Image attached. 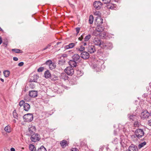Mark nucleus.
I'll use <instances>...</instances> for the list:
<instances>
[{
    "label": "nucleus",
    "mask_w": 151,
    "mask_h": 151,
    "mask_svg": "<svg viewBox=\"0 0 151 151\" xmlns=\"http://www.w3.org/2000/svg\"><path fill=\"white\" fill-rule=\"evenodd\" d=\"M75 45V43H71L69 44L68 45H66L65 46L66 49H68L73 47Z\"/></svg>",
    "instance_id": "obj_26"
},
{
    "label": "nucleus",
    "mask_w": 151,
    "mask_h": 151,
    "mask_svg": "<svg viewBox=\"0 0 151 151\" xmlns=\"http://www.w3.org/2000/svg\"><path fill=\"white\" fill-rule=\"evenodd\" d=\"M52 75L48 70L45 71L44 73V76L46 78H50Z\"/></svg>",
    "instance_id": "obj_25"
},
{
    "label": "nucleus",
    "mask_w": 151,
    "mask_h": 151,
    "mask_svg": "<svg viewBox=\"0 0 151 151\" xmlns=\"http://www.w3.org/2000/svg\"><path fill=\"white\" fill-rule=\"evenodd\" d=\"M14 117L17 119H18V115L16 111L15 110H14L13 113Z\"/></svg>",
    "instance_id": "obj_35"
},
{
    "label": "nucleus",
    "mask_w": 151,
    "mask_h": 151,
    "mask_svg": "<svg viewBox=\"0 0 151 151\" xmlns=\"http://www.w3.org/2000/svg\"><path fill=\"white\" fill-rule=\"evenodd\" d=\"M52 61L50 60H47L45 62V64L49 66L50 64L52 63Z\"/></svg>",
    "instance_id": "obj_44"
},
{
    "label": "nucleus",
    "mask_w": 151,
    "mask_h": 151,
    "mask_svg": "<svg viewBox=\"0 0 151 151\" xmlns=\"http://www.w3.org/2000/svg\"><path fill=\"white\" fill-rule=\"evenodd\" d=\"M144 132L142 129H137L135 132V135L138 139L141 138L144 135Z\"/></svg>",
    "instance_id": "obj_3"
},
{
    "label": "nucleus",
    "mask_w": 151,
    "mask_h": 151,
    "mask_svg": "<svg viewBox=\"0 0 151 151\" xmlns=\"http://www.w3.org/2000/svg\"><path fill=\"white\" fill-rule=\"evenodd\" d=\"M44 70V68L43 67H40L37 70V71L38 72H41L43 71Z\"/></svg>",
    "instance_id": "obj_49"
},
{
    "label": "nucleus",
    "mask_w": 151,
    "mask_h": 151,
    "mask_svg": "<svg viewBox=\"0 0 151 151\" xmlns=\"http://www.w3.org/2000/svg\"><path fill=\"white\" fill-rule=\"evenodd\" d=\"M25 103V101L24 100H21V101L19 103V106L21 107L22 106H24V104Z\"/></svg>",
    "instance_id": "obj_42"
},
{
    "label": "nucleus",
    "mask_w": 151,
    "mask_h": 151,
    "mask_svg": "<svg viewBox=\"0 0 151 151\" xmlns=\"http://www.w3.org/2000/svg\"><path fill=\"white\" fill-rule=\"evenodd\" d=\"M116 5L115 4H112L111 3H109V4L107 5V8L109 9L116 10Z\"/></svg>",
    "instance_id": "obj_23"
},
{
    "label": "nucleus",
    "mask_w": 151,
    "mask_h": 151,
    "mask_svg": "<svg viewBox=\"0 0 151 151\" xmlns=\"http://www.w3.org/2000/svg\"><path fill=\"white\" fill-rule=\"evenodd\" d=\"M120 0H114V1L116 2H117L118 3H119L120 2Z\"/></svg>",
    "instance_id": "obj_62"
},
{
    "label": "nucleus",
    "mask_w": 151,
    "mask_h": 151,
    "mask_svg": "<svg viewBox=\"0 0 151 151\" xmlns=\"http://www.w3.org/2000/svg\"><path fill=\"white\" fill-rule=\"evenodd\" d=\"M84 35L85 33H83L81 35V37H79L78 38H83L84 37H85V36H84Z\"/></svg>",
    "instance_id": "obj_57"
},
{
    "label": "nucleus",
    "mask_w": 151,
    "mask_h": 151,
    "mask_svg": "<svg viewBox=\"0 0 151 151\" xmlns=\"http://www.w3.org/2000/svg\"><path fill=\"white\" fill-rule=\"evenodd\" d=\"M61 42H58L54 46V47H57V46L58 45L60 44V43H61Z\"/></svg>",
    "instance_id": "obj_55"
},
{
    "label": "nucleus",
    "mask_w": 151,
    "mask_h": 151,
    "mask_svg": "<svg viewBox=\"0 0 151 151\" xmlns=\"http://www.w3.org/2000/svg\"><path fill=\"white\" fill-rule=\"evenodd\" d=\"M11 151H15V150L14 148H11L10 149Z\"/></svg>",
    "instance_id": "obj_60"
},
{
    "label": "nucleus",
    "mask_w": 151,
    "mask_h": 151,
    "mask_svg": "<svg viewBox=\"0 0 151 151\" xmlns=\"http://www.w3.org/2000/svg\"><path fill=\"white\" fill-rule=\"evenodd\" d=\"M5 131L9 133L11 131V129L10 126L9 125H8L6 126L4 129Z\"/></svg>",
    "instance_id": "obj_28"
},
{
    "label": "nucleus",
    "mask_w": 151,
    "mask_h": 151,
    "mask_svg": "<svg viewBox=\"0 0 151 151\" xmlns=\"http://www.w3.org/2000/svg\"><path fill=\"white\" fill-rule=\"evenodd\" d=\"M60 144L63 148H64L66 146H68L67 142L65 140H63L60 141Z\"/></svg>",
    "instance_id": "obj_22"
},
{
    "label": "nucleus",
    "mask_w": 151,
    "mask_h": 151,
    "mask_svg": "<svg viewBox=\"0 0 151 151\" xmlns=\"http://www.w3.org/2000/svg\"><path fill=\"white\" fill-rule=\"evenodd\" d=\"M50 79L52 81L55 82L56 84H58L61 83V81L58 79L57 76L55 75H52L50 78Z\"/></svg>",
    "instance_id": "obj_9"
},
{
    "label": "nucleus",
    "mask_w": 151,
    "mask_h": 151,
    "mask_svg": "<svg viewBox=\"0 0 151 151\" xmlns=\"http://www.w3.org/2000/svg\"><path fill=\"white\" fill-rule=\"evenodd\" d=\"M150 116V114L147 110L143 111L140 114V117L141 119H147Z\"/></svg>",
    "instance_id": "obj_6"
},
{
    "label": "nucleus",
    "mask_w": 151,
    "mask_h": 151,
    "mask_svg": "<svg viewBox=\"0 0 151 151\" xmlns=\"http://www.w3.org/2000/svg\"><path fill=\"white\" fill-rule=\"evenodd\" d=\"M76 34L77 35L79 32L80 28L79 27H77L76 28Z\"/></svg>",
    "instance_id": "obj_47"
},
{
    "label": "nucleus",
    "mask_w": 151,
    "mask_h": 151,
    "mask_svg": "<svg viewBox=\"0 0 151 151\" xmlns=\"http://www.w3.org/2000/svg\"><path fill=\"white\" fill-rule=\"evenodd\" d=\"M91 37V35L90 34L86 35L85 36L84 38H90Z\"/></svg>",
    "instance_id": "obj_54"
},
{
    "label": "nucleus",
    "mask_w": 151,
    "mask_h": 151,
    "mask_svg": "<svg viewBox=\"0 0 151 151\" xmlns=\"http://www.w3.org/2000/svg\"><path fill=\"white\" fill-rule=\"evenodd\" d=\"M37 151H47L46 148L44 147L43 145L42 146L39 148L37 150Z\"/></svg>",
    "instance_id": "obj_38"
},
{
    "label": "nucleus",
    "mask_w": 151,
    "mask_h": 151,
    "mask_svg": "<svg viewBox=\"0 0 151 151\" xmlns=\"http://www.w3.org/2000/svg\"><path fill=\"white\" fill-rule=\"evenodd\" d=\"M29 150L31 151H36V149L35 146L32 144H30L29 146Z\"/></svg>",
    "instance_id": "obj_30"
},
{
    "label": "nucleus",
    "mask_w": 151,
    "mask_h": 151,
    "mask_svg": "<svg viewBox=\"0 0 151 151\" xmlns=\"http://www.w3.org/2000/svg\"><path fill=\"white\" fill-rule=\"evenodd\" d=\"M93 42L95 45H99L103 49L111 50L113 47L112 43L106 41H102L101 38H94Z\"/></svg>",
    "instance_id": "obj_1"
},
{
    "label": "nucleus",
    "mask_w": 151,
    "mask_h": 151,
    "mask_svg": "<svg viewBox=\"0 0 151 151\" xmlns=\"http://www.w3.org/2000/svg\"><path fill=\"white\" fill-rule=\"evenodd\" d=\"M38 78V76L37 75H34L30 79L29 81L32 83V82H37V79Z\"/></svg>",
    "instance_id": "obj_21"
},
{
    "label": "nucleus",
    "mask_w": 151,
    "mask_h": 151,
    "mask_svg": "<svg viewBox=\"0 0 151 151\" xmlns=\"http://www.w3.org/2000/svg\"><path fill=\"white\" fill-rule=\"evenodd\" d=\"M71 151H79V150L76 148H74L71 149Z\"/></svg>",
    "instance_id": "obj_51"
},
{
    "label": "nucleus",
    "mask_w": 151,
    "mask_h": 151,
    "mask_svg": "<svg viewBox=\"0 0 151 151\" xmlns=\"http://www.w3.org/2000/svg\"><path fill=\"white\" fill-rule=\"evenodd\" d=\"M29 95L31 97L35 98L37 96V92L35 91H29Z\"/></svg>",
    "instance_id": "obj_16"
},
{
    "label": "nucleus",
    "mask_w": 151,
    "mask_h": 151,
    "mask_svg": "<svg viewBox=\"0 0 151 151\" xmlns=\"http://www.w3.org/2000/svg\"><path fill=\"white\" fill-rule=\"evenodd\" d=\"M29 87L32 89L34 88L35 87V85L34 83H31L29 84Z\"/></svg>",
    "instance_id": "obj_46"
},
{
    "label": "nucleus",
    "mask_w": 151,
    "mask_h": 151,
    "mask_svg": "<svg viewBox=\"0 0 151 151\" xmlns=\"http://www.w3.org/2000/svg\"><path fill=\"white\" fill-rule=\"evenodd\" d=\"M148 124L149 125L151 126V120H148Z\"/></svg>",
    "instance_id": "obj_58"
},
{
    "label": "nucleus",
    "mask_w": 151,
    "mask_h": 151,
    "mask_svg": "<svg viewBox=\"0 0 151 151\" xmlns=\"http://www.w3.org/2000/svg\"><path fill=\"white\" fill-rule=\"evenodd\" d=\"M72 59L77 63L80 62L81 60L79 55L76 54L74 55L72 57Z\"/></svg>",
    "instance_id": "obj_15"
},
{
    "label": "nucleus",
    "mask_w": 151,
    "mask_h": 151,
    "mask_svg": "<svg viewBox=\"0 0 151 151\" xmlns=\"http://www.w3.org/2000/svg\"><path fill=\"white\" fill-rule=\"evenodd\" d=\"M83 43V45L84 46H86V45H87V43L86 42H84L83 43Z\"/></svg>",
    "instance_id": "obj_61"
},
{
    "label": "nucleus",
    "mask_w": 151,
    "mask_h": 151,
    "mask_svg": "<svg viewBox=\"0 0 151 151\" xmlns=\"http://www.w3.org/2000/svg\"><path fill=\"white\" fill-rule=\"evenodd\" d=\"M24 64V63L22 62H21L18 63V65L19 66H22Z\"/></svg>",
    "instance_id": "obj_52"
},
{
    "label": "nucleus",
    "mask_w": 151,
    "mask_h": 151,
    "mask_svg": "<svg viewBox=\"0 0 151 151\" xmlns=\"http://www.w3.org/2000/svg\"><path fill=\"white\" fill-rule=\"evenodd\" d=\"M0 80H1V81H2L3 82H4V80L3 79H2V78H0Z\"/></svg>",
    "instance_id": "obj_64"
},
{
    "label": "nucleus",
    "mask_w": 151,
    "mask_h": 151,
    "mask_svg": "<svg viewBox=\"0 0 151 151\" xmlns=\"http://www.w3.org/2000/svg\"><path fill=\"white\" fill-rule=\"evenodd\" d=\"M56 65L54 63L52 62V63L49 65V67L50 70H52L55 69L56 67Z\"/></svg>",
    "instance_id": "obj_29"
},
{
    "label": "nucleus",
    "mask_w": 151,
    "mask_h": 151,
    "mask_svg": "<svg viewBox=\"0 0 151 151\" xmlns=\"http://www.w3.org/2000/svg\"><path fill=\"white\" fill-rule=\"evenodd\" d=\"M13 59L14 61H17L18 60V58L16 57H14L13 58Z\"/></svg>",
    "instance_id": "obj_56"
},
{
    "label": "nucleus",
    "mask_w": 151,
    "mask_h": 151,
    "mask_svg": "<svg viewBox=\"0 0 151 151\" xmlns=\"http://www.w3.org/2000/svg\"><path fill=\"white\" fill-rule=\"evenodd\" d=\"M104 3L105 4L109 3L110 1L109 0H102Z\"/></svg>",
    "instance_id": "obj_50"
},
{
    "label": "nucleus",
    "mask_w": 151,
    "mask_h": 151,
    "mask_svg": "<svg viewBox=\"0 0 151 151\" xmlns=\"http://www.w3.org/2000/svg\"><path fill=\"white\" fill-rule=\"evenodd\" d=\"M10 74V72L8 70H6L4 72V76L6 77H8L9 76Z\"/></svg>",
    "instance_id": "obj_33"
},
{
    "label": "nucleus",
    "mask_w": 151,
    "mask_h": 151,
    "mask_svg": "<svg viewBox=\"0 0 151 151\" xmlns=\"http://www.w3.org/2000/svg\"><path fill=\"white\" fill-rule=\"evenodd\" d=\"M43 114H45L46 115L45 116V117H47L49 116V114L46 112H44L43 113Z\"/></svg>",
    "instance_id": "obj_53"
},
{
    "label": "nucleus",
    "mask_w": 151,
    "mask_h": 151,
    "mask_svg": "<svg viewBox=\"0 0 151 151\" xmlns=\"http://www.w3.org/2000/svg\"><path fill=\"white\" fill-rule=\"evenodd\" d=\"M146 144V143L145 142H143L139 144L138 145V148L139 149H140L142 147H143Z\"/></svg>",
    "instance_id": "obj_40"
},
{
    "label": "nucleus",
    "mask_w": 151,
    "mask_h": 151,
    "mask_svg": "<svg viewBox=\"0 0 151 151\" xmlns=\"http://www.w3.org/2000/svg\"><path fill=\"white\" fill-rule=\"evenodd\" d=\"M89 39L90 38H78V40L81 41H82L83 39H84V41L86 42L88 41Z\"/></svg>",
    "instance_id": "obj_48"
},
{
    "label": "nucleus",
    "mask_w": 151,
    "mask_h": 151,
    "mask_svg": "<svg viewBox=\"0 0 151 151\" xmlns=\"http://www.w3.org/2000/svg\"><path fill=\"white\" fill-rule=\"evenodd\" d=\"M93 17L92 15H91L89 17V22L90 24L93 23Z\"/></svg>",
    "instance_id": "obj_32"
},
{
    "label": "nucleus",
    "mask_w": 151,
    "mask_h": 151,
    "mask_svg": "<svg viewBox=\"0 0 151 151\" xmlns=\"http://www.w3.org/2000/svg\"><path fill=\"white\" fill-rule=\"evenodd\" d=\"M103 4L100 1H95L93 4L94 7L96 10H99L103 8Z\"/></svg>",
    "instance_id": "obj_4"
},
{
    "label": "nucleus",
    "mask_w": 151,
    "mask_h": 151,
    "mask_svg": "<svg viewBox=\"0 0 151 151\" xmlns=\"http://www.w3.org/2000/svg\"><path fill=\"white\" fill-rule=\"evenodd\" d=\"M106 33L105 32H99L97 31H94L92 35L95 36H99V37H102L103 38H106Z\"/></svg>",
    "instance_id": "obj_10"
},
{
    "label": "nucleus",
    "mask_w": 151,
    "mask_h": 151,
    "mask_svg": "<svg viewBox=\"0 0 151 151\" xmlns=\"http://www.w3.org/2000/svg\"><path fill=\"white\" fill-rule=\"evenodd\" d=\"M2 38H0V45L2 43Z\"/></svg>",
    "instance_id": "obj_63"
},
{
    "label": "nucleus",
    "mask_w": 151,
    "mask_h": 151,
    "mask_svg": "<svg viewBox=\"0 0 151 151\" xmlns=\"http://www.w3.org/2000/svg\"><path fill=\"white\" fill-rule=\"evenodd\" d=\"M78 63L73 60H70L68 62V63L70 65V66H71L72 68L76 67L77 65V63Z\"/></svg>",
    "instance_id": "obj_17"
},
{
    "label": "nucleus",
    "mask_w": 151,
    "mask_h": 151,
    "mask_svg": "<svg viewBox=\"0 0 151 151\" xmlns=\"http://www.w3.org/2000/svg\"><path fill=\"white\" fill-rule=\"evenodd\" d=\"M53 42H51L49 44H48L46 47L44 48L42 50V51H44L47 49H50L51 46L53 44Z\"/></svg>",
    "instance_id": "obj_36"
},
{
    "label": "nucleus",
    "mask_w": 151,
    "mask_h": 151,
    "mask_svg": "<svg viewBox=\"0 0 151 151\" xmlns=\"http://www.w3.org/2000/svg\"><path fill=\"white\" fill-rule=\"evenodd\" d=\"M65 63V60H59L58 61V63L60 65H62Z\"/></svg>",
    "instance_id": "obj_41"
},
{
    "label": "nucleus",
    "mask_w": 151,
    "mask_h": 151,
    "mask_svg": "<svg viewBox=\"0 0 151 151\" xmlns=\"http://www.w3.org/2000/svg\"><path fill=\"white\" fill-rule=\"evenodd\" d=\"M87 51L90 53H93L96 51L95 47L94 45H89L87 48Z\"/></svg>",
    "instance_id": "obj_11"
},
{
    "label": "nucleus",
    "mask_w": 151,
    "mask_h": 151,
    "mask_svg": "<svg viewBox=\"0 0 151 151\" xmlns=\"http://www.w3.org/2000/svg\"><path fill=\"white\" fill-rule=\"evenodd\" d=\"M3 43L6 46H5L6 47L7 45V44H8V42H3Z\"/></svg>",
    "instance_id": "obj_59"
},
{
    "label": "nucleus",
    "mask_w": 151,
    "mask_h": 151,
    "mask_svg": "<svg viewBox=\"0 0 151 151\" xmlns=\"http://www.w3.org/2000/svg\"><path fill=\"white\" fill-rule=\"evenodd\" d=\"M129 151H138L137 147L134 145L132 144L129 147Z\"/></svg>",
    "instance_id": "obj_18"
},
{
    "label": "nucleus",
    "mask_w": 151,
    "mask_h": 151,
    "mask_svg": "<svg viewBox=\"0 0 151 151\" xmlns=\"http://www.w3.org/2000/svg\"><path fill=\"white\" fill-rule=\"evenodd\" d=\"M118 139L116 138H115L114 139L113 142L115 144H116L118 143Z\"/></svg>",
    "instance_id": "obj_45"
},
{
    "label": "nucleus",
    "mask_w": 151,
    "mask_h": 151,
    "mask_svg": "<svg viewBox=\"0 0 151 151\" xmlns=\"http://www.w3.org/2000/svg\"><path fill=\"white\" fill-rule=\"evenodd\" d=\"M24 99L25 101H29L30 100V99L27 96H25L24 97Z\"/></svg>",
    "instance_id": "obj_43"
},
{
    "label": "nucleus",
    "mask_w": 151,
    "mask_h": 151,
    "mask_svg": "<svg viewBox=\"0 0 151 151\" xmlns=\"http://www.w3.org/2000/svg\"><path fill=\"white\" fill-rule=\"evenodd\" d=\"M127 117L128 119L130 121H134L135 119H137V118L136 115L132 113L128 114Z\"/></svg>",
    "instance_id": "obj_12"
},
{
    "label": "nucleus",
    "mask_w": 151,
    "mask_h": 151,
    "mask_svg": "<svg viewBox=\"0 0 151 151\" xmlns=\"http://www.w3.org/2000/svg\"><path fill=\"white\" fill-rule=\"evenodd\" d=\"M36 130L35 127L34 126L32 125L28 128V131L30 135L35 133V132Z\"/></svg>",
    "instance_id": "obj_14"
},
{
    "label": "nucleus",
    "mask_w": 151,
    "mask_h": 151,
    "mask_svg": "<svg viewBox=\"0 0 151 151\" xmlns=\"http://www.w3.org/2000/svg\"><path fill=\"white\" fill-rule=\"evenodd\" d=\"M104 27L103 26H101L100 27H97L96 28V31L99 32H103L102 31L103 30Z\"/></svg>",
    "instance_id": "obj_27"
},
{
    "label": "nucleus",
    "mask_w": 151,
    "mask_h": 151,
    "mask_svg": "<svg viewBox=\"0 0 151 151\" xmlns=\"http://www.w3.org/2000/svg\"><path fill=\"white\" fill-rule=\"evenodd\" d=\"M12 51L16 53H22V50L17 49H12Z\"/></svg>",
    "instance_id": "obj_34"
},
{
    "label": "nucleus",
    "mask_w": 151,
    "mask_h": 151,
    "mask_svg": "<svg viewBox=\"0 0 151 151\" xmlns=\"http://www.w3.org/2000/svg\"><path fill=\"white\" fill-rule=\"evenodd\" d=\"M85 49V47L82 45H81L79 47L76 48V50L79 51H82Z\"/></svg>",
    "instance_id": "obj_37"
},
{
    "label": "nucleus",
    "mask_w": 151,
    "mask_h": 151,
    "mask_svg": "<svg viewBox=\"0 0 151 151\" xmlns=\"http://www.w3.org/2000/svg\"><path fill=\"white\" fill-rule=\"evenodd\" d=\"M93 14L94 15H97L98 16L97 17H101V13L99 11H96L95 10V12L93 11Z\"/></svg>",
    "instance_id": "obj_31"
},
{
    "label": "nucleus",
    "mask_w": 151,
    "mask_h": 151,
    "mask_svg": "<svg viewBox=\"0 0 151 151\" xmlns=\"http://www.w3.org/2000/svg\"><path fill=\"white\" fill-rule=\"evenodd\" d=\"M23 117L24 121L27 122H30L33 119V116L31 114H26L24 115Z\"/></svg>",
    "instance_id": "obj_5"
},
{
    "label": "nucleus",
    "mask_w": 151,
    "mask_h": 151,
    "mask_svg": "<svg viewBox=\"0 0 151 151\" xmlns=\"http://www.w3.org/2000/svg\"><path fill=\"white\" fill-rule=\"evenodd\" d=\"M103 19L101 17H96L95 19V24L97 26V27H100V26H101V24L103 23Z\"/></svg>",
    "instance_id": "obj_7"
},
{
    "label": "nucleus",
    "mask_w": 151,
    "mask_h": 151,
    "mask_svg": "<svg viewBox=\"0 0 151 151\" xmlns=\"http://www.w3.org/2000/svg\"><path fill=\"white\" fill-rule=\"evenodd\" d=\"M81 57L84 59H86L89 57V54L86 51L83 52L81 54Z\"/></svg>",
    "instance_id": "obj_13"
},
{
    "label": "nucleus",
    "mask_w": 151,
    "mask_h": 151,
    "mask_svg": "<svg viewBox=\"0 0 151 151\" xmlns=\"http://www.w3.org/2000/svg\"><path fill=\"white\" fill-rule=\"evenodd\" d=\"M140 123L137 120H136L134 124V126L135 127H138L139 126Z\"/></svg>",
    "instance_id": "obj_39"
},
{
    "label": "nucleus",
    "mask_w": 151,
    "mask_h": 151,
    "mask_svg": "<svg viewBox=\"0 0 151 151\" xmlns=\"http://www.w3.org/2000/svg\"><path fill=\"white\" fill-rule=\"evenodd\" d=\"M60 78L61 79L63 80L64 81L66 80H67L68 78V76H67V75L65 73H62L61 74Z\"/></svg>",
    "instance_id": "obj_20"
},
{
    "label": "nucleus",
    "mask_w": 151,
    "mask_h": 151,
    "mask_svg": "<svg viewBox=\"0 0 151 151\" xmlns=\"http://www.w3.org/2000/svg\"><path fill=\"white\" fill-rule=\"evenodd\" d=\"M30 139L32 142H35L40 140V137L39 134L35 133L31 135Z\"/></svg>",
    "instance_id": "obj_2"
},
{
    "label": "nucleus",
    "mask_w": 151,
    "mask_h": 151,
    "mask_svg": "<svg viewBox=\"0 0 151 151\" xmlns=\"http://www.w3.org/2000/svg\"><path fill=\"white\" fill-rule=\"evenodd\" d=\"M64 71L67 75L70 76L73 75L74 73V70L71 66L67 67Z\"/></svg>",
    "instance_id": "obj_8"
},
{
    "label": "nucleus",
    "mask_w": 151,
    "mask_h": 151,
    "mask_svg": "<svg viewBox=\"0 0 151 151\" xmlns=\"http://www.w3.org/2000/svg\"><path fill=\"white\" fill-rule=\"evenodd\" d=\"M24 110L26 111H28L30 108V106L27 103H25L24 105Z\"/></svg>",
    "instance_id": "obj_24"
},
{
    "label": "nucleus",
    "mask_w": 151,
    "mask_h": 151,
    "mask_svg": "<svg viewBox=\"0 0 151 151\" xmlns=\"http://www.w3.org/2000/svg\"><path fill=\"white\" fill-rule=\"evenodd\" d=\"M102 62H102H101L100 60H97L96 64L93 65L94 67L95 68H100L103 64Z\"/></svg>",
    "instance_id": "obj_19"
}]
</instances>
